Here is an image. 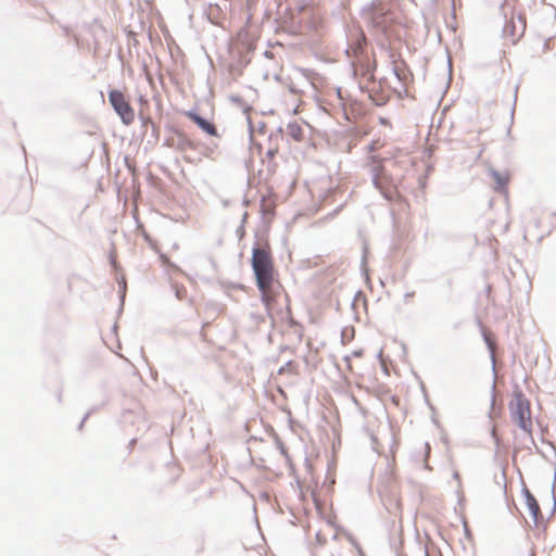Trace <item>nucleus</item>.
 <instances>
[{
	"mask_svg": "<svg viewBox=\"0 0 556 556\" xmlns=\"http://www.w3.org/2000/svg\"><path fill=\"white\" fill-rule=\"evenodd\" d=\"M176 294H177V298H178L179 300H182V299H185V298H186V295H187V291H186L185 289H184V290H177V291H176Z\"/></svg>",
	"mask_w": 556,
	"mask_h": 556,
	"instance_id": "14",
	"label": "nucleus"
},
{
	"mask_svg": "<svg viewBox=\"0 0 556 556\" xmlns=\"http://www.w3.org/2000/svg\"><path fill=\"white\" fill-rule=\"evenodd\" d=\"M261 213L263 214L264 218H266L268 222H270L275 216V208H276V200L274 197H263L261 200Z\"/></svg>",
	"mask_w": 556,
	"mask_h": 556,
	"instance_id": "9",
	"label": "nucleus"
},
{
	"mask_svg": "<svg viewBox=\"0 0 556 556\" xmlns=\"http://www.w3.org/2000/svg\"><path fill=\"white\" fill-rule=\"evenodd\" d=\"M492 177L496 184V190H503L509 181V176L507 174L492 172Z\"/></svg>",
	"mask_w": 556,
	"mask_h": 556,
	"instance_id": "12",
	"label": "nucleus"
},
{
	"mask_svg": "<svg viewBox=\"0 0 556 556\" xmlns=\"http://www.w3.org/2000/svg\"><path fill=\"white\" fill-rule=\"evenodd\" d=\"M268 317L276 321L290 314V300L279 280L257 285Z\"/></svg>",
	"mask_w": 556,
	"mask_h": 556,
	"instance_id": "1",
	"label": "nucleus"
},
{
	"mask_svg": "<svg viewBox=\"0 0 556 556\" xmlns=\"http://www.w3.org/2000/svg\"><path fill=\"white\" fill-rule=\"evenodd\" d=\"M374 184L379 190H381V192L388 197L392 184L381 165H377L375 167Z\"/></svg>",
	"mask_w": 556,
	"mask_h": 556,
	"instance_id": "6",
	"label": "nucleus"
},
{
	"mask_svg": "<svg viewBox=\"0 0 556 556\" xmlns=\"http://www.w3.org/2000/svg\"><path fill=\"white\" fill-rule=\"evenodd\" d=\"M509 416L511 420L527 434L533 430L531 405L521 390L517 387L508 403Z\"/></svg>",
	"mask_w": 556,
	"mask_h": 556,
	"instance_id": "2",
	"label": "nucleus"
},
{
	"mask_svg": "<svg viewBox=\"0 0 556 556\" xmlns=\"http://www.w3.org/2000/svg\"><path fill=\"white\" fill-rule=\"evenodd\" d=\"M426 448H427V451L429 452V450H430V445H429V444H427V445H426Z\"/></svg>",
	"mask_w": 556,
	"mask_h": 556,
	"instance_id": "16",
	"label": "nucleus"
},
{
	"mask_svg": "<svg viewBox=\"0 0 556 556\" xmlns=\"http://www.w3.org/2000/svg\"><path fill=\"white\" fill-rule=\"evenodd\" d=\"M311 11H312V12H314V13H315V12H317V13H318V10H317L315 7H311Z\"/></svg>",
	"mask_w": 556,
	"mask_h": 556,
	"instance_id": "15",
	"label": "nucleus"
},
{
	"mask_svg": "<svg viewBox=\"0 0 556 556\" xmlns=\"http://www.w3.org/2000/svg\"><path fill=\"white\" fill-rule=\"evenodd\" d=\"M109 101L124 125L128 126L135 122V110L122 91L111 90L109 92Z\"/></svg>",
	"mask_w": 556,
	"mask_h": 556,
	"instance_id": "4",
	"label": "nucleus"
},
{
	"mask_svg": "<svg viewBox=\"0 0 556 556\" xmlns=\"http://www.w3.org/2000/svg\"><path fill=\"white\" fill-rule=\"evenodd\" d=\"M186 116L189 119H191L193 123H195L207 135L213 136V137L218 136L217 129L213 123L204 119L203 117H201L200 115H198L194 112H187Z\"/></svg>",
	"mask_w": 556,
	"mask_h": 556,
	"instance_id": "8",
	"label": "nucleus"
},
{
	"mask_svg": "<svg viewBox=\"0 0 556 556\" xmlns=\"http://www.w3.org/2000/svg\"><path fill=\"white\" fill-rule=\"evenodd\" d=\"M252 268L256 279V286L278 280L276 278L274 258L268 243L253 249Z\"/></svg>",
	"mask_w": 556,
	"mask_h": 556,
	"instance_id": "3",
	"label": "nucleus"
},
{
	"mask_svg": "<svg viewBox=\"0 0 556 556\" xmlns=\"http://www.w3.org/2000/svg\"><path fill=\"white\" fill-rule=\"evenodd\" d=\"M522 494L525 497V506H526L527 513H528L529 517L531 518L533 525L535 527L543 525V522H544L543 516H542L539 503L535 500V497L532 495V493L527 488L523 489Z\"/></svg>",
	"mask_w": 556,
	"mask_h": 556,
	"instance_id": "5",
	"label": "nucleus"
},
{
	"mask_svg": "<svg viewBox=\"0 0 556 556\" xmlns=\"http://www.w3.org/2000/svg\"><path fill=\"white\" fill-rule=\"evenodd\" d=\"M393 73L396 78L404 85L409 83L413 77L407 64L401 58L393 60Z\"/></svg>",
	"mask_w": 556,
	"mask_h": 556,
	"instance_id": "7",
	"label": "nucleus"
},
{
	"mask_svg": "<svg viewBox=\"0 0 556 556\" xmlns=\"http://www.w3.org/2000/svg\"><path fill=\"white\" fill-rule=\"evenodd\" d=\"M365 41H366V38L363 33L356 34L355 38H354V42L350 45V47L346 51L348 54L350 56L357 58L363 51Z\"/></svg>",
	"mask_w": 556,
	"mask_h": 556,
	"instance_id": "10",
	"label": "nucleus"
},
{
	"mask_svg": "<svg viewBox=\"0 0 556 556\" xmlns=\"http://www.w3.org/2000/svg\"><path fill=\"white\" fill-rule=\"evenodd\" d=\"M484 339L490 348L491 351H494L495 349V343L493 341V339L491 338V333H486L484 332Z\"/></svg>",
	"mask_w": 556,
	"mask_h": 556,
	"instance_id": "13",
	"label": "nucleus"
},
{
	"mask_svg": "<svg viewBox=\"0 0 556 556\" xmlns=\"http://www.w3.org/2000/svg\"><path fill=\"white\" fill-rule=\"evenodd\" d=\"M287 134L290 136L294 141H302L304 139V131L301 125L296 122L290 123L287 126Z\"/></svg>",
	"mask_w": 556,
	"mask_h": 556,
	"instance_id": "11",
	"label": "nucleus"
}]
</instances>
